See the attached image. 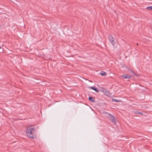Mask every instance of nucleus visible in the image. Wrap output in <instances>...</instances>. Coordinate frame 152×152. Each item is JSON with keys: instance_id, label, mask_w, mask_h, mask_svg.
I'll use <instances>...</instances> for the list:
<instances>
[{"instance_id": "nucleus-1", "label": "nucleus", "mask_w": 152, "mask_h": 152, "mask_svg": "<svg viewBox=\"0 0 152 152\" xmlns=\"http://www.w3.org/2000/svg\"><path fill=\"white\" fill-rule=\"evenodd\" d=\"M35 131V128L32 126H27L26 128V135L29 138L34 139L36 137Z\"/></svg>"}, {"instance_id": "nucleus-2", "label": "nucleus", "mask_w": 152, "mask_h": 152, "mask_svg": "<svg viewBox=\"0 0 152 152\" xmlns=\"http://www.w3.org/2000/svg\"><path fill=\"white\" fill-rule=\"evenodd\" d=\"M104 113L106 114V116L108 117V116L107 115L109 116V119L111 121V122L115 124V120L114 116L110 114L107 112H105Z\"/></svg>"}, {"instance_id": "nucleus-3", "label": "nucleus", "mask_w": 152, "mask_h": 152, "mask_svg": "<svg viewBox=\"0 0 152 152\" xmlns=\"http://www.w3.org/2000/svg\"><path fill=\"white\" fill-rule=\"evenodd\" d=\"M108 39L112 44L114 46V38L112 36H109L108 37Z\"/></svg>"}, {"instance_id": "nucleus-4", "label": "nucleus", "mask_w": 152, "mask_h": 152, "mask_svg": "<svg viewBox=\"0 0 152 152\" xmlns=\"http://www.w3.org/2000/svg\"><path fill=\"white\" fill-rule=\"evenodd\" d=\"M122 77L125 79H129L131 77V75L127 74L123 75L122 76Z\"/></svg>"}, {"instance_id": "nucleus-5", "label": "nucleus", "mask_w": 152, "mask_h": 152, "mask_svg": "<svg viewBox=\"0 0 152 152\" xmlns=\"http://www.w3.org/2000/svg\"><path fill=\"white\" fill-rule=\"evenodd\" d=\"M91 88L92 90H93L96 91V92H99V91L95 87H91Z\"/></svg>"}, {"instance_id": "nucleus-6", "label": "nucleus", "mask_w": 152, "mask_h": 152, "mask_svg": "<svg viewBox=\"0 0 152 152\" xmlns=\"http://www.w3.org/2000/svg\"><path fill=\"white\" fill-rule=\"evenodd\" d=\"M89 99L92 102H94L95 101L94 100V98L91 96H90L89 98Z\"/></svg>"}, {"instance_id": "nucleus-7", "label": "nucleus", "mask_w": 152, "mask_h": 152, "mask_svg": "<svg viewBox=\"0 0 152 152\" xmlns=\"http://www.w3.org/2000/svg\"><path fill=\"white\" fill-rule=\"evenodd\" d=\"M100 74L102 76H105L106 75V73L104 71H101L100 72Z\"/></svg>"}, {"instance_id": "nucleus-8", "label": "nucleus", "mask_w": 152, "mask_h": 152, "mask_svg": "<svg viewBox=\"0 0 152 152\" xmlns=\"http://www.w3.org/2000/svg\"><path fill=\"white\" fill-rule=\"evenodd\" d=\"M146 9L148 10H152V6L147 7Z\"/></svg>"}, {"instance_id": "nucleus-9", "label": "nucleus", "mask_w": 152, "mask_h": 152, "mask_svg": "<svg viewBox=\"0 0 152 152\" xmlns=\"http://www.w3.org/2000/svg\"><path fill=\"white\" fill-rule=\"evenodd\" d=\"M112 100L113 101H114V102H121V100H117L115 99H112Z\"/></svg>"}, {"instance_id": "nucleus-10", "label": "nucleus", "mask_w": 152, "mask_h": 152, "mask_svg": "<svg viewBox=\"0 0 152 152\" xmlns=\"http://www.w3.org/2000/svg\"><path fill=\"white\" fill-rule=\"evenodd\" d=\"M131 72L133 73L134 74V75H135V73H134V72L133 71H132V70H131Z\"/></svg>"}, {"instance_id": "nucleus-11", "label": "nucleus", "mask_w": 152, "mask_h": 152, "mask_svg": "<svg viewBox=\"0 0 152 152\" xmlns=\"http://www.w3.org/2000/svg\"><path fill=\"white\" fill-rule=\"evenodd\" d=\"M140 113V114H142V113Z\"/></svg>"}, {"instance_id": "nucleus-12", "label": "nucleus", "mask_w": 152, "mask_h": 152, "mask_svg": "<svg viewBox=\"0 0 152 152\" xmlns=\"http://www.w3.org/2000/svg\"><path fill=\"white\" fill-rule=\"evenodd\" d=\"M1 25H0V28H1Z\"/></svg>"}, {"instance_id": "nucleus-13", "label": "nucleus", "mask_w": 152, "mask_h": 152, "mask_svg": "<svg viewBox=\"0 0 152 152\" xmlns=\"http://www.w3.org/2000/svg\"><path fill=\"white\" fill-rule=\"evenodd\" d=\"M138 45V43H137V45Z\"/></svg>"}, {"instance_id": "nucleus-14", "label": "nucleus", "mask_w": 152, "mask_h": 152, "mask_svg": "<svg viewBox=\"0 0 152 152\" xmlns=\"http://www.w3.org/2000/svg\"><path fill=\"white\" fill-rule=\"evenodd\" d=\"M1 48V47H0V49Z\"/></svg>"}]
</instances>
